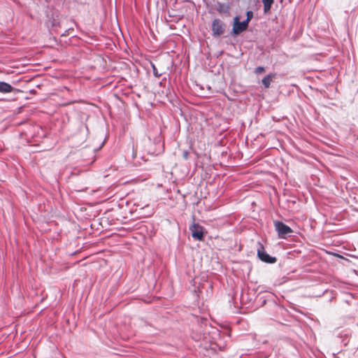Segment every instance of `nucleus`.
I'll return each instance as SVG.
<instances>
[{"instance_id":"2","label":"nucleus","mask_w":358,"mask_h":358,"mask_svg":"<svg viewBox=\"0 0 358 358\" xmlns=\"http://www.w3.org/2000/svg\"><path fill=\"white\" fill-rule=\"evenodd\" d=\"M257 256L262 262L266 263L273 264L277 260L275 257H271L265 252L264 248L261 243H259V248L257 249Z\"/></svg>"},{"instance_id":"4","label":"nucleus","mask_w":358,"mask_h":358,"mask_svg":"<svg viewBox=\"0 0 358 358\" xmlns=\"http://www.w3.org/2000/svg\"><path fill=\"white\" fill-rule=\"evenodd\" d=\"M212 31L213 36H220L224 32V24L219 19H215L212 24Z\"/></svg>"},{"instance_id":"8","label":"nucleus","mask_w":358,"mask_h":358,"mask_svg":"<svg viewBox=\"0 0 358 358\" xmlns=\"http://www.w3.org/2000/svg\"><path fill=\"white\" fill-rule=\"evenodd\" d=\"M262 3L264 5V13H267L271 10L274 0H262Z\"/></svg>"},{"instance_id":"7","label":"nucleus","mask_w":358,"mask_h":358,"mask_svg":"<svg viewBox=\"0 0 358 358\" xmlns=\"http://www.w3.org/2000/svg\"><path fill=\"white\" fill-rule=\"evenodd\" d=\"M14 88L8 83L6 82H0V92L1 93H10L13 92Z\"/></svg>"},{"instance_id":"1","label":"nucleus","mask_w":358,"mask_h":358,"mask_svg":"<svg viewBox=\"0 0 358 358\" xmlns=\"http://www.w3.org/2000/svg\"><path fill=\"white\" fill-rule=\"evenodd\" d=\"M274 227L278 232V236L281 238H285L286 235L292 233V229L280 221H274Z\"/></svg>"},{"instance_id":"6","label":"nucleus","mask_w":358,"mask_h":358,"mask_svg":"<svg viewBox=\"0 0 358 358\" xmlns=\"http://www.w3.org/2000/svg\"><path fill=\"white\" fill-rule=\"evenodd\" d=\"M276 74L274 73H269L266 75L262 80V84L264 85L265 88L270 87L271 83L273 78H275Z\"/></svg>"},{"instance_id":"9","label":"nucleus","mask_w":358,"mask_h":358,"mask_svg":"<svg viewBox=\"0 0 358 358\" xmlns=\"http://www.w3.org/2000/svg\"><path fill=\"white\" fill-rule=\"evenodd\" d=\"M246 15H247V18L245 21L247 22V23L248 24L249 22L252 20V18L253 17V13L250 10H248L246 13Z\"/></svg>"},{"instance_id":"5","label":"nucleus","mask_w":358,"mask_h":358,"mask_svg":"<svg viewBox=\"0 0 358 358\" xmlns=\"http://www.w3.org/2000/svg\"><path fill=\"white\" fill-rule=\"evenodd\" d=\"M190 230L192 231V236L194 239L203 241V232L202 227H201L199 224L194 223L191 226Z\"/></svg>"},{"instance_id":"10","label":"nucleus","mask_w":358,"mask_h":358,"mask_svg":"<svg viewBox=\"0 0 358 358\" xmlns=\"http://www.w3.org/2000/svg\"><path fill=\"white\" fill-rule=\"evenodd\" d=\"M265 71V69L263 66H258L255 70V73L261 74Z\"/></svg>"},{"instance_id":"13","label":"nucleus","mask_w":358,"mask_h":358,"mask_svg":"<svg viewBox=\"0 0 358 358\" xmlns=\"http://www.w3.org/2000/svg\"><path fill=\"white\" fill-rule=\"evenodd\" d=\"M68 103L62 104L63 106H67Z\"/></svg>"},{"instance_id":"12","label":"nucleus","mask_w":358,"mask_h":358,"mask_svg":"<svg viewBox=\"0 0 358 358\" xmlns=\"http://www.w3.org/2000/svg\"><path fill=\"white\" fill-rule=\"evenodd\" d=\"M219 11L222 12V6L220 7V8L219 9Z\"/></svg>"},{"instance_id":"3","label":"nucleus","mask_w":358,"mask_h":358,"mask_svg":"<svg viewBox=\"0 0 358 358\" xmlns=\"http://www.w3.org/2000/svg\"><path fill=\"white\" fill-rule=\"evenodd\" d=\"M248 27V24L247 22H240L239 17L238 16H236L234 19V24H233V29L232 31L235 35H238L241 34V32L244 31L247 29Z\"/></svg>"},{"instance_id":"11","label":"nucleus","mask_w":358,"mask_h":358,"mask_svg":"<svg viewBox=\"0 0 358 358\" xmlns=\"http://www.w3.org/2000/svg\"><path fill=\"white\" fill-rule=\"evenodd\" d=\"M153 71H154V74L157 77H159L161 76V73H158V71L156 70V68L155 67V66H153Z\"/></svg>"}]
</instances>
